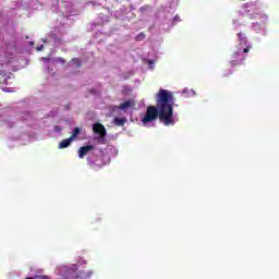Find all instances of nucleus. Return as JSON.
Masks as SVG:
<instances>
[{
  "label": "nucleus",
  "mask_w": 279,
  "mask_h": 279,
  "mask_svg": "<svg viewBox=\"0 0 279 279\" xmlns=\"http://www.w3.org/2000/svg\"><path fill=\"white\" fill-rule=\"evenodd\" d=\"M174 104L175 97H173V93L160 88L156 94V106H148L146 109V113L142 119L143 125L153 123L156 119H159L163 125H175V120L173 119Z\"/></svg>",
  "instance_id": "f257e3e1"
},
{
  "label": "nucleus",
  "mask_w": 279,
  "mask_h": 279,
  "mask_svg": "<svg viewBox=\"0 0 279 279\" xmlns=\"http://www.w3.org/2000/svg\"><path fill=\"white\" fill-rule=\"evenodd\" d=\"M71 279H89L93 276V270L86 268V259L77 257L76 264L71 267Z\"/></svg>",
  "instance_id": "f03ea898"
},
{
  "label": "nucleus",
  "mask_w": 279,
  "mask_h": 279,
  "mask_svg": "<svg viewBox=\"0 0 279 279\" xmlns=\"http://www.w3.org/2000/svg\"><path fill=\"white\" fill-rule=\"evenodd\" d=\"M93 131H94L95 134H99L100 138L106 137V126H104V124L95 123L93 125Z\"/></svg>",
  "instance_id": "7ed1b4c3"
},
{
  "label": "nucleus",
  "mask_w": 279,
  "mask_h": 279,
  "mask_svg": "<svg viewBox=\"0 0 279 279\" xmlns=\"http://www.w3.org/2000/svg\"><path fill=\"white\" fill-rule=\"evenodd\" d=\"M94 149H95V146H93V145L83 146L78 150V156L81 158H84V156H86L88 154V151H93Z\"/></svg>",
  "instance_id": "20e7f679"
},
{
  "label": "nucleus",
  "mask_w": 279,
  "mask_h": 279,
  "mask_svg": "<svg viewBox=\"0 0 279 279\" xmlns=\"http://www.w3.org/2000/svg\"><path fill=\"white\" fill-rule=\"evenodd\" d=\"M128 108H134V100L129 99V100L120 104V106H119L120 110H128Z\"/></svg>",
  "instance_id": "39448f33"
},
{
  "label": "nucleus",
  "mask_w": 279,
  "mask_h": 279,
  "mask_svg": "<svg viewBox=\"0 0 279 279\" xmlns=\"http://www.w3.org/2000/svg\"><path fill=\"white\" fill-rule=\"evenodd\" d=\"M113 123H114V125H117L118 128H122V125H125V123H128V119L116 117V118L113 119Z\"/></svg>",
  "instance_id": "423d86ee"
},
{
  "label": "nucleus",
  "mask_w": 279,
  "mask_h": 279,
  "mask_svg": "<svg viewBox=\"0 0 279 279\" xmlns=\"http://www.w3.org/2000/svg\"><path fill=\"white\" fill-rule=\"evenodd\" d=\"M233 58L235 59L231 61V66H236L238 64H240V62H244L245 60V57H243L242 59H236L239 58V52H234Z\"/></svg>",
  "instance_id": "0eeeda50"
},
{
  "label": "nucleus",
  "mask_w": 279,
  "mask_h": 279,
  "mask_svg": "<svg viewBox=\"0 0 279 279\" xmlns=\"http://www.w3.org/2000/svg\"><path fill=\"white\" fill-rule=\"evenodd\" d=\"M70 145H71V137L60 142L59 149H65V147H69Z\"/></svg>",
  "instance_id": "6e6552de"
},
{
  "label": "nucleus",
  "mask_w": 279,
  "mask_h": 279,
  "mask_svg": "<svg viewBox=\"0 0 279 279\" xmlns=\"http://www.w3.org/2000/svg\"><path fill=\"white\" fill-rule=\"evenodd\" d=\"M81 133H82V129L75 128L72 132L71 141H75V138H77V136H80Z\"/></svg>",
  "instance_id": "1a4fd4ad"
},
{
  "label": "nucleus",
  "mask_w": 279,
  "mask_h": 279,
  "mask_svg": "<svg viewBox=\"0 0 279 279\" xmlns=\"http://www.w3.org/2000/svg\"><path fill=\"white\" fill-rule=\"evenodd\" d=\"M238 38H239L240 43H243L244 45L247 44V38L245 37V34L239 33Z\"/></svg>",
  "instance_id": "9d476101"
},
{
  "label": "nucleus",
  "mask_w": 279,
  "mask_h": 279,
  "mask_svg": "<svg viewBox=\"0 0 279 279\" xmlns=\"http://www.w3.org/2000/svg\"><path fill=\"white\" fill-rule=\"evenodd\" d=\"M72 64H74V66H76L77 69L82 66V62L80 61V59H72Z\"/></svg>",
  "instance_id": "9b49d317"
},
{
  "label": "nucleus",
  "mask_w": 279,
  "mask_h": 279,
  "mask_svg": "<svg viewBox=\"0 0 279 279\" xmlns=\"http://www.w3.org/2000/svg\"><path fill=\"white\" fill-rule=\"evenodd\" d=\"M35 279H51V277H49L47 275H37V276H35Z\"/></svg>",
  "instance_id": "f8f14e48"
},
{
  "label": "nucleus",
  "mask_w": 279,
  "mask_h": 279,
  "mask_svg": "<svg viewBox=\"0 0 279 279\" xmlns=\"http://www.w3.org/2000/svg\"><path fill=\"white\" fill-rule=\"evenodd\" d=\"M136 40H145V34L141 33L140 35H137Z\"/></svg>",
  "instance_id": "ddd939ff"
},
{
  "label": "nucleus",
  "mask_w": 279,
  "mask_h": 279,
  "mask_svg": "<svg viewBox=\"0 0 279 279\" xmlns=\"http://www.w3.org/2000/svg\"><path fill=\"white\" fill-rule=\"evenodd\" d=\"M252 49V46H247L243 49V53H250V50Z\"/></svg>",
  "instance_id": "4468645a"
},
{
  "label": "nucleus",
  "mask_w": 279,
  "mask_h": 279,
  "mask_svg": "<svg viewBox=\"0 0 279 279\" xmlns=\"http://www.w3.org/2000/svg\"><path fill=\"white\" fill-rule=\"evenodd\" d=\"M43 49H45V46H44V45H40V46H37V47H36V51H43Z\"/></svg>",
  "instance_id": "2eb2a0df"
},
{
  "label": "nucleus",
  "mask_w": 279,
  "mask_h": 279,
  "mask_svg": "<svg viewBox=\"0 0 279 279\" xmlns=\"http://www.w3.org/2000/svg\"><path fill=\"white\" fill-rule=\"evenodd\" d=\"M57 62H61V64H64V62H66V61L64 59H62V58H58Z\"/></svg>",
  "instance_id": "dca6fc26"
},
{
  "label": "nucleus",
  "mask_w": 279,
  "mask_h": 279,
  "mask_svg": "<svg viewBox=\"0 0 279 279\" xmlns=\"http://www.w3.org/2000/svg\"><path fill=\"white\" fill-rule=\"evenodd\" d=\"M97 221H101V218L97 217L94 219V223H97Z\"/></svg>",
  "instance_id": "f3484780"
},
{
  "label": "nucleus",
  "mask_w": 279,
  "mask_h": 279,
  "mask_svg": "<svg viewBox=\"0 0 279 279\" xmlns=\"http://www.w3.org/2000/svg\"><path fill=\"white\" fill-rule=\"evenodd\" d=\"M29 45H31V47H34V41H31Z\"/></svg>",
  "instance_id": "a211bd4d"
},
{
  "label": "nucleus",
  "mask_w": 279,
  "mask_h": 279,
  "mask_svg": "<svg viewBox=\"0 0 279 279\" xmlns=\"http://www.w3.org/2000/svg\"><path fill=\"white\" fill-rule=\"evenodd\" d=\"M174 21H179V17H178V16H175V17H174Z\"/></svg>",
  "instance_id": "6ab92c4d"
},
{
  "label": "nucleus",
  "mask_w": 279,
  "mask_h": 279,
  "mask_svg": "<svg viewBox=\"0 0 279 279\" xmlns=\"http://www.w3.org/2000/svg\"><path fill=\"white\" fill-rule=\"evenodd\" d=\"M56 130H60V128H59V126H56Z\"/></svg>",
  "instance_id": "aec40b11"
}]
</instances>
